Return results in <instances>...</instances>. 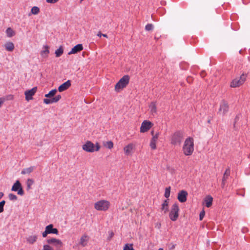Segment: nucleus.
<instances>
[{"label": "nucleus", "instance_id": "1", "mask_svg": "<svg viewBox=\"0 0 250 250\" xmlns=\"http://www.w3.org/2000/svg\"><path fill=\"white\" fill-rule=\"evenodd\" d=\"M194 143L192 138L188 137L185 141L183 151L184 154L186 156L191 155L194 150Z\"/></svg>", "mask_w": 250, "mask_h": 250}, {"label": "nucleus", "instance_id": "2", "mask_svg": "<svg viewBox=\"0 0 250 250\" xmlns=\"http://www.w3.org/2000/svg\"><path fill=\"white\" fill-rule=\"evenodd\" d=\"M129 79L130 78L128 75H124L115 84V90L116 92H119L121 90L125 88L129 83Z\"/></svg>", "mask_w": 250, "mask_h": 250}, {"label": "nucleus", "instance_id": "3", "mask_svg": "<svg viewBox=\"0 0 250 250\" xmlns=\"http://www.w3.org/2000/svg\"><path fill=\"white\" fill-rule=\"evenodd\" d=\"M183 139V132L181 130L176 131L171 136V143L173 145H180Z\"/></svg>", "mask_w": 250, "mask_h": 250}, {"label": "nucleus", "instance_id": "4", "mask_svg": "<svg viewBox=\"0 0 250 250\" xmlns=\"http://www.w3.org/2000/svg\"><path fill=\"white\" fill-rule=\"evenodd\" d=\"M100 148V145L97 143L96 146L94 145L91 141H87L84 145L83 146V149L88 152H93L95 151H97Z\"/></svg>", "mask_w": 250, "mask_h": 250}, {"label": "nucleus", "instance_id": "5", "mask_svg": "<svg viewBox=\"0 0 250 250\" xmlns=\"http://www.w3.org/2000/svg\"><path fill=\"white\" fill-rule=\"evenodd\" d=\"M110 206V203L106 200H100L95 203L94 208L97 210H107Z\"/></svg>", "mask_w": 250, "mask_h": 250}, {"label": "nucleus", "instance_id": "6", "mask_svg": "<svg viewBox=\"0 0 250 250\" xmlns=\"http://www.w3.org/2000/svg\"><path fill=\"white\" fill-rule=\"evenodd\" d=\"M247 76L246 74L243 73L240 77L233 79L231 82L230 87H237L240 86L245 82Z\"/></svg>", "mask_w": 250, "mask_h": 250}, {"label": "nucleus", "instance_id": "7", "mask_svg": "<svg viewBox=\"0 0 250 250\" xmlns=\"http://www.w3.org/2000/svg\"><path fill=\"white\" fill-rule=\"evenodd\" d=\"M46 242L50 245L53 246L55 250H62V248L63 246L62 241L58 239L55 238H51L46 240Z\"/></svg>", "mask_w": 250, "mask_h": 250}, {"label": "nucleus", "instance_id": "8", "mask_svg": "<svg viewBox=\"0 0 250 250\" xmlns=\"http://www.w3.org/2000/svg\"><path fill=\"white\" fill-rule=\"evenodd\" d=\"M179 208L177 203H174L171 207L170 211L169 214L170 219L172 221L177 220L179 216Z\"/></svg>", "mask_w": 250, "mask_h": 250}, {"label": "nucleus", "instance_id": "9", "mask_svg": "<svg viewBox=\"0 0 250 250\" xmlns=\"http://www.w3.org/2000/svg\"><path fill=\"white\" fill-rule=\"evenodd\" d=\"M11 190L13 191H17L18 194L21 196L24 195V190L22 188L21 183L19 180H17L12 187Z\"/></svg>", "mask_w": 250, "mask_h": 250}, {"label": "nucleus", "instance_id": "10", "mask_svg": "<svg viewBox=\"0 0 250 250\" xmlns=\"http://www.w3.org/2000/svg\"><path fill=\"white\" fill-rule=\"evenodd\" d=\"M153 125V124L150 121L145 120L141 124L140 132L144 133L147 131Z\"/></svg>", "mask_w": 250, "mask_h": 250}, {"label": "nucleus", "instance_id": "11", "mask_svg": "<svg viewBox=\"0 0 250 250\" xmlns=\"http://www.w3.org/2000/svg\"><path fill=\"white\" fill-rule=\"evenodd\" d=\"M37 90V87H34L31 89L25 91L24 94L25 96V99L26 101L33 99V96L35 95Z\"/></svg>", "mask_w": 250, "mask_h": 250}, {"label": "nucleus", "instance_id": "12", "mask_svg": "<svg viewBox=\"0 0 250 250\" xmlns=\"http://www.w3.org/2000/svg\"><path fill=\"white\" fill-rule=\"evenodd\" d=\"M229 105L225 101L223 100L221 102L219 109L218 113L222 115H225L229 110Z\"/></svg>", "mask_w": 250, "mask_h": 250}, {"label": "nucleus", "instance_id": "13", "mask_svg": "<svg viewBox=\"0 0 250 250\" xmlns=\"http://www.w3.org/2000/svg\"><path fill=\"white\" fill-rule=\"evenodd\" d=\"M188 193L184 190H181L178 194L177 199L181 203H184L187 201Z\"/></svg>", "mask_w": 250, "mask_h": 250}, {"label": "nucleus", "instance_id": "14", "mask_svg": "<svg viewBox=\"0 0 250 250\" xmlns=\"http://www.w3.org/2000/svg\"><path fill=\"white\" fill-rule=\"evenodd\" d=\"M71 86V81L67 80L60 85L58 87V91L60 92L64 91L67 89Z\"/></svg>", "mask_w": 250, "mask_h": 250}, {"label": "nucleus", "instance_id": "15", "mask_svg": "<svg viewBox=\"0 0 250 250\" xmlns=\"http://www.w3.org/2000/svg\"><path fill=\"white\" fill-rule=\"evenodd\" d=\"M83 49V46L82 44H78L73 47L71 50L68 53L69 55L76 54Z\"/></svg>", "mask_w": 250, "mask_h": 250}, {"label": "nucleus", "instance_id": "16", "mask_svg": "<svg viewBox=\"0 0 250 250\" xmlns=\"http://www.w3.org/2000/svg\"><path fill=\"white\" fill-rule=\"evenodd\" d=\"M89 239V236L86 234H84L81 237L79 244L82 247H85L87 245Z\"/></svg>", "mask_w": 250, "mask_h": 250}, {"label": "nucleus", "instance_id": "17", "mask_svg": "<svg viewBox=\"0 0 250 250\" xmlns=\"http://www.w3.org/2000/svg\"><path fill=\"white\" fill-rule=\"evenodd\" d=\"M48 232L49 234H55L58 235L59 234V231L57 229L53 228V224H50L46 226Z\"/></svg>", "mask_w": 250, "mask_h": 250}, {"label": "nucleus", "instance_id": "18", "mask_svg": "<svg viewBox=\"0 0 250 250\" xmlns=\"http://www.w3.org/2000/svg\"><path fill=\"white\" fill-rule=\"evenodd\" d=\"M35 169V166H31L28 168H24L21 171V174L24 175V174H29L31 172L33 171V170Z\"/></svg>", "mask_w": 250, "mask_h": 250}, {"label": "nucleus", "instance_id": "19", "mask_svg": "<svg viewBox=\"0 0 250 250\" xmlns=\"http://www.w3.org/2000/svg\"><path fill=\"white\" fill-rule=\"evenodd\" d=\"M213 198L210 196L208 195L205 198V202L206 204V206L207 208H209L212 204Z\"/></svg>", "mask_w": 250, "mask_h": 250}, {"label": "nucleus", "instance_id": "20", "mask_svg": "<svg viewBox=\"0 0 250 250\" xmlns=\"http://www.w3.org/2000/svg\"><path fill=\"white\" fill-rule=\"evenodd\" d=\"M4 47L5 49L8 51H12L14 49L13 43L10 42H6L4 45Z\"/></svg>", "mask_w": 250, "mask_h": 250}, {"label": "nucleus", "instance_id": "21", "mask_svg": "<svg viewBox=\"0 0 250 250\" xmlns=\"http://www.w3.org/2000/svg\"><path fill=\"white\" fill-rule=\"evenodd\" d=\"M162 210L164 211V213H166L168 210V201L167 200H164L162 205Z\"/></svg>", "mask_w": 250, "mask_h": 250}, {"label": "nucleus", "instance_id": "22", "mask_svg": "<svg viewBox=\"0 0 250 250\" xmlns=\"http://www.w3.org/2000/svg\"><path fill=\"white\" fill-rule=\"evenodd\" d=\"M34 183V181L32 179H28L26 181V190L27 191H29L32 188V186Z\"/></svg>", "mask_w": 250, "mask_h": 250}, {"label": "nucleus", "instance_id": "23", "mask_svg": "<svg viewBox=\"0 0 250 250\" xmlns=\"http://www.w3.org/2000/svg\"><path fill=\"white\" fill-rule=\"evenodd\" d=\"M133 145L129 144L124 148V151L126 155H128L133 149Z\"/></svg>", "mask_w": 250, "mask_h": 250}, {"label": "nucleus", "instance_id": "24", "mask_svg": "<svg viewBox=\"0 0 250 250\" xmlns=\"http://www.w3.org/2000/svg\"><path fill=\"white\" fill-rule=\"evenodd\" d=\"M37 239V235L29 236L28 238H27V241L29 244H33L35 242H36Z\"/></svg>", "mask_w": 250, "mask_h": 250}, {"label": "nucleus", "instance_id": "25", "mask_svg": "<svg viewBox=\"0 0 250 250\" xmlns=\"http://www.w3.org/2000/svg\"><path fill=\"white\" fill-rule=\"evenodd\" d=\"M54 97L51 98H46L43 99V103L46 104H51L54 103H57L56 100H55Z\"/></svg>", "mask_w": 250, "mask_h": 250}, {"label": "nucleus", "instance_id": "26", "mask_svg": "<svg viewBox=\"0 0 250 250\" xmlns=\"http://www.w3.org/2000/svg\"><path fill=\"white\" fill-rule=\"evenodd\" d=\"M57 89H54L49 91L47 94H45L44 96L48 99L51 98L55 96L57 93Z\"/></svg>", "mask_w": 250, "mask_h": 250}, {"label": "nucleus", "instance_id": "27", "mask_svg": "<svg viewBox=\"0 0 250 250\" xmlns=\"http://www.w3.org/2000/svg\"><path fill=\"white\" fill-rule=\"evenodd\" d=\"M44 50L41 51V54L43 57L46 58L48 56V54L49 53V51L48 49V46L47 45H45L44 46Z\"/></svg>", "mask_w": 250, "mask_h": 250}, {"label": "nucleus", "instance_id": "28", "mask_svg": "<svg viewBox=\"0 0 250 250\" xmlns=\"http://www.w3.org/2000/svg\"><path fill=\"white\" fill-rule=\"evenodd\" d=\"M63 53V49L62 46H60L58 49H57L55 52V54L56 55V57H59L62 55Z\"/></svg>", "mask_w": 250, "mask_h": 250}, {"label": "nucleus", "instance_id": "29", "mask_svg": "<svg viewBox=\"0 0 250 250\" xmlns=\"http://www.w3.org/2000/svg\"><path fill=\"white\" fill-rule=\"evenodd\" d=\"M149 108L150 109V112L151 113H156L157 112V107L155 103H151L149 105Z\"/></svg>", "mask_w": 250, "mask_h": 250}, {"label": "nucleus", "instance_id": "30", "mask_svg": "<svg viewBox=\"0 0 250 250\" xmlns=\"http://www.w3.org/2000/svg\"><path fill=\"white\" fill-rule=\"evenodd\" d=\"M6 33L8 37H12L15 35L14 31L10 27H9L6 29Z\"/></svg>", "mask_w": 250, "mask_h": 250}, {"label": "nucleus", "instance_id": "31", "mask_svg": "<svg viewBox=\"0 0 250 250\" xmlns=\"http://www.w3.org/2000/svg\"><path fill=\"white\" fill-rule=\"evenodd\" d=\"M230 174V169L229 168H228L226 169V170L225 171V173H224L223 177L222 179H223V181H226L227 179L228 178L229 175Z\"/></svg>", "mask_w": 250, "mask_h": 250}, {"label": "nucleus", "instance_id": "32", "mask_svg": "<svg viewBox=\"0 0 250 250\" xmlns=\"http://www.w3.org/2000/svg\"><path fill=\"white\" fill-rule=\"evenodd\" d=\"M40 12V9L37 6H34L32 8L31 12L32 14L37 15Z\"/></svg>", "mask_w": 250, "mask_h": 250}, {"label": "nucleus", "instance_id": "33", "mask_svg": "<svg viewBox=\"0 0 250 250\" xmlns=\"http://www.w3.org/2000/svg\"><path fill=\"white\" fill-rule=\"evenodd\" d=\"M123 250H135L133 248V244H125Z\"/></svg>", "mask_w": 250, "mask_h": 250}, {"label": "nucleus", "instance_id": "34", "mask_svg": "<svg viewBox=\"0 0 250 250\" xmlns=\"http://www.w3.org/2000/svg\"><path fill=\"white\" fill-rule=\"evenodd\" d=\"M170 187H168L166 188L165 189V197L167 198H168L170 194Z\"/></svg>", "mask_w": 250, "mask_h": 250}, {"label": "nucleus", "instance_id": "35", "mask_svg": "<svg viewBox=\"0 0 250 250\" xmlns=\"http://www.w3.org/2000/svg\"><path fill=\"white\" fill-rule=\"evenodd\" d=\"M104 146L109 148V149H111V148L113 147V143H112V142L111 141H108V142H106L104 144Z\"/></svg>", "mask_w": 250, "mask_h": 250}, {"label": "nucleus", "instance_id": "36", "mask_svg": "<svg viewBox=\"0 0 250 250\" xmlns=\"http://www.w3.org/2000/svg\"><path fill=\"white\" fill-rule=\"evenodd\" d=\"M8 198L11 201H16L18 199L17 196L13 193H9Z\"/></svg>", "mask_w": 250, "mask_h": 250}, {"label": "nucleus", "instance_id": "37", "mask_svg": "<svg viewBox=\"0 0 250 250\" xmlns=\"http://www.w3.org/2000/svg\"><path fill=\"white\" fill-rule=\"evenodd\" d=\"M153 29V25L151 23L147 24L145 26V29L146 31H152Z\"/></svg>", "mask_w": 250, "mask_h": 250}, {"label": "nucleus", "instance_id": "38", "mask_svg": "<svg viewBox=\"0 0 250 250\" xmlns=\"http://www.w3.org/2000/svg\"><path fill=\"white\" fill-rule=\"evenodd\" d=\"M5 204V201L2 200L0 202V213L4 210V206Z\"/></svg>", "mask_w": 250, "mask_h": 250}, {"label": "nucleus", "instance_id": "39", "mask_svg": "<svg viewBox=\"0 0 250 250\" xmlns=\"http://www.w3.org/2000/svg\"><path fill=\"white\" fill-rule=\"evenodd\" d=\"M156 141L151 140L150 143V146L152 149H156Z\"/></svg>", "mask_w": 250, "mask_h": 250}, {"label": "nucleus", "instance_id": "40", "mask_svg": "<svg viewBox=\"0 0 250 250\" xmlns=\"http://www.w3.org/2000/svg\"><path fill=\"white\" fill-rule=\"evenodd\" d=\"M240 116H241V115L240 114H238V115H236V116L235 117V118L234 119V122L233 123V127L235 129H236V124L237 121L239 120Z\"/></svg>", "mask_w": 250, "mask_h": 250}, {"label": "nucleus", "instance_id": "41", "mask_svg": "<svg viewBox=\"0 0 250 250\" xmlns=\"http://www.w3.org/2000/svg\"><path fill=\"white\" fill-rule=\"evenodd\" d=\"M42 250H54V249L49 245H44L43 246Z\"/></svg>", "mask_w": 250, "mask_h": 250}, {"label": "nucleus", "instance_id": "42", "mask_svg": "<svg viewBox=\"0 0 250 250\" xmlns=\"http://www.w3.org/2000/svg\"><path fill=\"white\" fill-rule=\"evenodd\" d=\"M205 215V212L204 210H202L200 213V215H199V219L200 220H202L204 216Z\"/></svg>", "mask_w": 250, "mask_h": 250}, {"label": "nucleus", "instance_id": "43", "mask_svg": "<svg viewBox=\"0 0 250 250\" xmlns=\"http://www.w3.org/2000/svg\"><path fill=\"white\" fill-rule=\"evenodd\" d=\"M48 234H49L48 232V231L46 227H45V231H43L42 233V237H46Z\"/></svg>", "mask_w": 250, "mask_h": 250}, {"label": "nucleus", "instance_id": "44", "mask_svg": "<svg viewBox=\"0 0 250 250\" xmlns=\"http://www.w3.org/2000/svg\"><path fill=\"white\" fill-rule=\"evenodd\" d=\"M159 137V133H157L155 135H153L151 140L157 141Z\"/></svg>", "mask_w": 250, "mask_h": 250}, {"label": "nucleus", "instance_id": "45", "mask_svg": "<svg viewBox=\"0 0 250 250\" xmlns=\"http://www.w3.org/2000/svg\"><path fill=\"white\" fill-rule=\"evenodd\" d=\"M55 100H56V102H58L62 98V96L61 95H58L54 97Z\"/></svg>", "mask_w": 250, "mask_h": 250}, {"label": "nucleus", "instance_id": "46", "mask_svg": "<svg viewBox=\"0 0 250 250\" xmlns=\"http://www.w3.org/2000/svg\"><path fill=\"white\" fill-rule=\"evenodd\" d=\"M59 0H46V2L50 3H55Z\"/></svg>", "mask_w": 250, "mask_h": 250}, {"label": "nucleus", "instance_id": "47", "mask_svg": "<svg viewBox=\"0 0 250 250\" xmlns=\"http://www.w3.org/2000/svg\"><path fill=\"white\" fill-rule=\"evenodd\" d=\"M206 74V72L205 71H201V73H200V75L202 77V78H204L205 77Z\"/></svg>", "mask_w": 250, "mask_h": 250}, {"label": "nucleus", "instance_id": "48", "mask_svg": "<svg viewBox=\"0 0 250 250\" xmlns=\"http://www.w3.org/2000/svg\"><path fill=\"white\" fill-rule=\"evenodd\" d=\"M114 235V233L113 232H110L109 236L108 237V239L110 240Z\"/></svg>", "mask_w": 250, "mask_h": 250}, {"label": "nucleus", "instance_id": "49", "mask_svg": "<svg viewBox=\"0 0 250 250\" xmlns=\"http://www.w3.org/2000/svg\"><path fill=\"white\" fill-rule=\"evenodd\" d=\"M226 181H223V179H222V184H221V186L223 188L225 186V182Z\"/></svg>", "mask_w": 250, "mask_h": 250}, {"label": "nucleus", "instance_id": "50", "mask_svg": "<svg viewBox=\"0 0 250 250\" xmlns=\"http://www.w3.org/2000/svg\"><path fill=\"white\" fill-rule=\"evenodd\" d=\"M192 80H191V77H188L187 78V81L188 82V83H191Z\"/></svg>", "mask_w": 250, "mask_h": 250}, {"label": "nucleus", "instance_id": "51", "mask_svg": "<svg viewBox=\"0 0 250 250\" xmlns=\"http://www.w3.org/2000/svg\"><path fill=\"white\" fill-rule=\"evenodd\" d=\"M4 196V193L2 192H0V200Z\"/></svg>", "mask_w": 250, "mask_h": 250}, {"label": "nucleus", "instance_id": "52", "mask_svg": "<svg viewBox=\"0 0 250 250\" xmlns=\"http://www.w3.org/2000/svg\"><path fill=\"white\" fill-rule=\"evenodd\" d=\"M103 34H102L100 32H99L98 34H97V36L101 37L102 36H103Z\"/></svg>", "mask_w": 250, "mask_h": 250}, {"label": "nucleus", "instance_id": "53", "mask_svg": "<svg viewBox=\"0 0 250 250\" xmlns=\"http://www.w3.org/2000/svg\"><path fill=\"white\" fill-rule=\"evenodd\" d=\"M2 103H3L2 101L1 100V99H0V107L1 106V105L2 104Z\"/></svg>", "mask_w": 250, "mask_h": 250}, {"label": "nucleus", "instance_id": "54", "mask_svg": "<svg viewBox=\"0 0 250 250\" xmlns=\"http://www.w3.org/2000/svg\"><path fill=\"white\" fill-rule=\"evenodd\" d=\"M104 37L107 38V35L106 34H103V36Z\"/></svg>", "mask_w": 250, "mask_h": 250}, {"label": "nucleus", "instance_id": "55", "mask_svg": "<svg viewBox=\"0 0 250 250\" xmlns=\"http://www.w3.org/2000/svg\"><path fill=\"white\" fill-rule=\"evenodd\" d=\"M151 134L153 136L154 135V131H153V130L151 131Z\"/></svg>", "mask_w": 250, "mask_h": 250}, {"label": "nucleus", "instance_id": "56", "mask_svg": "<svg viewBox=\"0 0 250 250\" xmlns=\"http://www.w3.org/2000/svg\"><path fill=\"white\" fill-rule=\"evenodd\" d=\"M158 250H163V248H159V249H158Z\"/></svg>", "mask_w": 250, "mask_h": 250}, {"label": "nucleus", "instance_id": "57", "mask_svg": "<svg viewBox=\"0 0 250 250\" xmlns=\"http://www.w3.org/2000/svg\"><path fill=\"white\" fill-rule=\"evenodd\" d=\"M210 120H208V123H210Z\"/></svg>", "mask_w": 250, "mask_h": 250}, {"label": "nucleus", "instance_id": "58", "mask_svg": "<svg viewBox=\"0 0 250 250\" xmlns=\"http://www.w3.org/2000/svg\"><path fill=\"white\" fill-rule=\"evenodd\" d=\"M155 39H158V38H157V37H156V36L155 37Z\"/></svg>", "mask_w": 250, "mask_h": 250}, {"label": "nucleus", "instance_id": "59", "mask_svg": "<svg viewBox=\"0 0 250 250\" xmlns=\"http://www.w3.org/2000/svg\"><path fill=\"white\" fill-rule=\"evenodd\" d=\"M239 53H241V50H240L239 51Z\"/></svg>", "mask_w": 250, "mask_h": 250}, {"label": "nucleus", "instance_id": "60", "mask_svg": "<svg viewBox=\"0 0 250 250\" xmlns=\"http://www.w3.org/2000/svg\"><path fill=\"white\" fill-rule=\"evenodd\" d=\"M83 0H80L81 2L82 1H83Z\"/></svg>", "mask_w": 250, "mask_h": 250}]
</instances>
